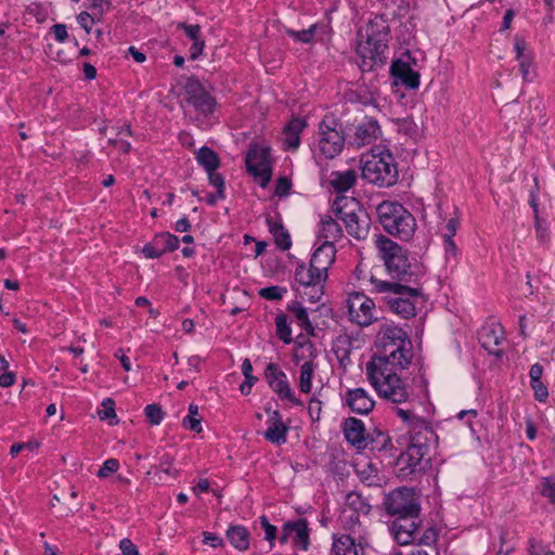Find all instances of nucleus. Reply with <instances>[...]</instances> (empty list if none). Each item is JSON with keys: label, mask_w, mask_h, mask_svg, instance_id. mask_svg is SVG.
<instances>
[{"label": "nucleus", "mask_w": 555, "mask_h": 555, "mask_svg": "<svg viewBox=\"0 0 555 555\" xmlns=\"http://www.w3.org/2000/svg\"><path fill=\"white\" fill-rule=\"evenodd\" d=\"M357 54L362 72H371L386 63L385 52L388 48L389 26L383 16H375L364 29L358 33Z\"/></svg>", "instance_id": "1"}, {"label": "nucleus", "mask_w": 555, "mask_h": 555, "mask_svg": "<svg viewBox=\"0 0 555 555\" xmlns=\"http://www.w3.org/2000/svg\"><path fill=\"white\" fill-rule=\"evenodd\" d=\"M371 284L376 293L383 295L385 305L402 319L416 315V304L422 298L423 291L418 282H388L372 278Z\"/></svg>", "instance_id": "2"}, {"label": "nucleus", "mask_w": 555, "mask_h": 555, "mask_svg": "<svg viewBox=\"0 0 555 555\" xmlns=\"http://www.w3.org/2000/svg\"><path fill=\"white\" fill-rule=\"evenodd\" d=\"M375 245L387 272L393 279H398L401 283L418 282L423 270L415 260L412 262L409 259L408 251L402 246L385 235H377Z\"/></svg>", "instance_id": "3"}, {"label": "nucleus", "mask_w": 555, "mask_h": 555, "mask_svg": "<svg viewBox=\"0 0 555 555\" xmlns=\"http://www.w3.org/2000/svg\"><path fill=\"white\" fill-rule=\"evenodd\" d=\"M377 216L384 230L400 240H410L415 231L416 221L401 204L385 201L377 206Z\"/></svg>", "instance_id": "4"}, {"label": "nucleus", "mask_w": 555, "mask_h": 555, "mask_svg": "<svg viewBox=\"0 0 555 555\" xmlns=\"http://www.w3.org/2000/svg\"><path fill=\"white\" fill-rule=\"evenodd\" d=\"M361 163L362 177L369 183L379 188H388L397 183L398 168L390 152L366 154L362 157Z\"/></svg>", "instance_id": "5"}, {"label": "nucleus", "mask_w": 555, "mask_h": 555, "mask_svg": "<svg viewBox=\"0 0 555 555\" xmlns=\"http://www.w3.org/2000/svg\"><path fill=\"white\" fill-rule=\"evenodd\" d=\"M398 371L365 369L367 379L378 396L392 403H403L410 396L408 385L399 377Z\"/></svg>", "instance_id": "6"}, {"label": "nucleus", "mask_w": 555, "mask_h": 555, "mask_svg": "<svg viewBox=\"0 0 555 555\" xmlns=\"http://www.w3.org/2000/svg\"><path fill=\"white\" fill-rule=\"evenodd\" d=\"M347 142L346 130L334 115H325L319 125V150L325 158H334L341 153Z\"/></svg>", "instance_id": "7"}, {"label": "nucleus", "mask_w": 555, "mask_h": 555, "mask_svg": "<svg viewBox=\"0 0 555 555\" xmlns=\"http://www.w3.org/2000/svg\"><path fill=\"white\" fill-rule=\"evenodd\" d=\"M399 347L375 352L372 359L366 363L365 369L374 370H404L413 359V346L411 340H401Z\"/></svg>", "instance_id": "8"}, {"label": "nucleus", "mask_w": 555, "mask_h": 555, "mask_svg": "<svg viewBox=\"0 0 555 555\" xmlns=\"http://www.w3.org/2000/svg\"><path fill=\"white\" fill-rule=\"evenodd\" d=\"M385 509L393 517L420 514L418 496L411 488L402 487L392 490L384 500Z\"/></svg>", "instance_id": "9"}, {"label": "nucleus", "mask_w": 555, "mask_h": 555, "mask_svg": "<svg viewBox=\"0 0 555 555\" xmlns=\"http://www.w3.org/2000/svg\"><path fill=\"white\" fill-rule=\"evenodd\" d=\"M346 306L349 321L361 327L369 326L377 321L375 302L363 293H350L347 297Z\"/></svg>", "instance_id": "10"}, {"label": "nucleus", "mask_w": 555, "mask_h": 555, "mask_svg": "<svg viewBox=\"0 0 555 555\" xmlns=\"http://www.w3.org/2000/svg\"><path fill=\"white\" fill-rule=\"evenodd\" d=\"M371 506L357 492H350L346 496V508L343 511L341 519L345 527L351 534L359 533V544L361 545L364 539V529L360 521V515H367Z\"/></svg>", "instance_id": "11"}, {"label": "nucleus", "mask_w": 555, "mask_h": 555, "mask_svg": "<svg viewBox=\"0 0 555 555\" xmlns=\"http://www.w3.org/2000/svg\"><path fill=\"white\" fill-rule=\"evenodd\" d=\"M382 135V129L378 121L372 117H365L352 127H347V144L353 149L374 143Z\"/></svg>", "instance_id": "12"}, {"label": "nucleus", "mask_w": 555, "mask_h": 555, "mask_svg": "<svg viewBox=\"0 0 555 555\" xmlns=\"http://www.w3.org/2000/svg\"><path fill=\"white\" fill-rule=\"evenodd\" d=\"M269 156V149L254 146L248 150L245 158L247 171L261 188L268 185L272 176Z\"/></svg>", "instance_id": "13"}, {"label": "nucleus", "mask_w": 555, "mask_h": 555, "mask_svg": "<svg viewBox=\"0 0 555 555\" xmlns=\"http://www.w3.org/2000/svg\"><path fill=\"white\" fill-rule=\"evenodd\" d=\"M185 101L204 116L210 115L216 104L214 98L195 78L188 79L185 83Z\"/></svg>", "instance_id": "14"}, {"label": "nucleus", "mask_w": 555, "mask_h": 555, "mask_svg": "<svg viewBox=\"0 0 555 555\" xmlns=\"http://www.w3.org/2000/svg\"><path fill=\"white\" fill-rule=\"evenodd\" d=\"M422 524L420 514L395 517L389 530L395 541L400 545H408L416 540V532Z\"/></svg>", "instance_id": "15"}, {"label": "nucleus", "mask_w": 555, "mask_h": 555, "mask_svg": "<svg viewBox=\"0 0 555 555\" xmlns=\"http://www.w3.org/2000/svg\"><path fill=\"white\" fill-rule=\"evenodd\" d=\"M266 379L270 388L280 397L288 400L295 405H302V402L294 396L286 374L275 363H269L264 371Z\"/></svg>", "instance_id": "16"}, {"label": "nucleus", "mask_w": 555, "mask_h": 555, "mask_svg": "<svg viewBox=\"0 0 555 555\" xmlns=\"http://www.w3.org/2000/svg\"><path fill=\"white\" fill-rule=\"evenodd\" d=\"M337 217L345 223L347 233L358 240H365L370 231V218L362 210L346 211L343 208L337 209Z\"/></svg>", "instance_id": "17"}, {"label": "nucleus", "mask_w": 555, "mask_h": 555, "mask_svg": "<svg viewBox=\"0 0 555 555\" xmlns=\"http://www.w3.org/2000/svg\"><path fill=\"white\" fill-rule=\"evenodd\" d=\"M266 412L269 414V418L267 421L268 428L263 433L264 439L273 444H284L289 427L284 423L282 414L278 410L271 411L266 408Z\"/></svg>", "instance_id": "18"}, {"label": "nucleus", "mask_w": 555, "mask_h": 555, "mask_svg": "<svg viewBox=\"0 0 555 555\" xmlns=\"http://www.w3.org/2000/svg\"><path fill=\"white\" fill-rule=\"evenodd\" d=\"M411 436V444L423 447L427 451L430 444H436L438 436L435 433L431 423L425 418L413 421L412 429L409 430Z\"/></svg>", "instance_id": "19"}, {"label": "nucleus", "mask_w": 555, "mask_h": 555, "mask_svg": "<svg viewBox=\"0 0 555 555\" xmlns=\"http://www.w3.org/2000/svg\"><path fill=\"white\" fill-rule=\"evenodd\" d=\"M401 340H411L406 332L399 326L385 324L376 335V352L386 350L390 348V346L392 348L399 347L398 343Z\"/></svg>", "instance_id": "20"}, {"label": "nucleus", "mask_w": 555, "mask_h": 555, "mask_svg": "<svg viewBox=\"0 0 555 555\" xmlns=\"http://www.w3.org/2000/svg\"><path fill=\"white\" fill-rule=\"evenodd\" d=\"M336 257L335 245L331 242H323L312 254L310 264L322 278V274L327 278V271L334 263Z\"/></svg>", "instance_id": "21"}, {"label": "nucleus", "mask_w": 555, "mask_h": 555, "mask_svg": "<svg viewBox=\"0 0 555 555\" xmlns=\"http://www.w3.org/2000/svg\"><path fill=\"white\" fill-rule=\"evenodd\" d=\"M425 454L426 451L423 450V447H415L410 443L406 451L401 453L397 460L398 475L400 477H408L412 475L421 464Z\"/></svg>", "instance_id": "22"}, {"label": "nucleus", "mask_w": 555, "mask_h": 555, "mask_svg": "<svg viewBox=\"0 0 555 555\" xmlns=\"http://www.w3.org/2000/svg\"><path fill=\"white\" fill-rule=\"evenodd\" d=\"M345 403L351 412L362 415L369 414L375 405L372 397L363 388L347 390L345 395Z\"/></svg>", "instance_id": "23"}, {"label": "nucleus", "mask_w": 555, "mask_h": 555, "mask_svg": "<svg viewBox=\"0 0 555 555\" xmlns=\"http://www.w3.org/2000/svg\"><path fill=\"white\" fill-rule=\"evenodd\" d=\"M343 431L346 440L357 449L367 447L369 437L365 435V426L361 420L348 417L343 425Z\"/></svg>", "instance_id": "24"}, {"label": "nucleus", "mask_w": 555, "mask_h": 555, "mask_svg": "<svg viewBox=\"0 0 555 555\" xmlns=\"http://www.w3.org/2000/svg\"><path fill=\"white\" fill-rule=\"evenodd\" d=\"M391 74L408 89H416L420 86V74L412 69L410 61H395L391 65Z\"/></svg>", "instance_id": "25"}, {"label": "nucleus", "mask_w": 555, "mask_h": 555, "mask_svg": "<svg viewBox=\"0 0 555 555\" xmlns=\"http://www.w3.org/2000/svg\"><path fill=\"white\" fill-rule=\"evenodd\" d=\"M230 544L238 552H245L250 545V532L242 525H230L225 531Z\"/></svg>", "instance_id": "26"}, {"label": "nucleus", "mask_w": 555, "mask_h": 555, "mask_svg": "<svg viewBox=\"0 0 555 555\" xmlns=\"http://www.w3.org/2000/svg\"><path fill=\"white\" fill-rule=\"evenodd\" d=\"M286 531L295 533L294 543L297 544L302 551H308L310 545V530L308 521L305 518H299L295 521L285 522Z\"/></svg>", "instance_id": "27"}, {"label": "nucleus", "mask_w": 555, "mask_h": 555, "mask_svg": "<svg viewBox=\"0 0 555 555\" xmlns=\"http://www.w3.org/2000/svg\"><path fill=\"white\" fill-rule=\"evenodd\" d=\"M357 541L359 542V533L341 534L337 538H334V542L332 545V555H359ZM362 544L363 542L361 543V545ZM358 545L361 546L359 543Z\"/></svg>", "instance_id": "28"}, {"label": "nucleus", "mask_w": 555, "mask_h": 555, "mask_svg": "<svg viewBox=\"0 0 555 555\" xmlns=\"http://www.w3.org/2000/svg\"><path fill=\"white\" fill-rule=\"evenodd\" d=\"M481 346L489 351V353L501 357L502 352L496 347L502 340V331L498 326L485 327L479 336Z\"/></svg>", "instance_id": "29"}, {"label": "nucleus", "mask_w": 555, "mask_h": 555, "mask_svg": "<svg viewBox=\"0 0 555 555\" xmlns=\"http://www.w3.org/2000/svg\"><path fill=\"white\" fill-rule=\"evenodd\" d=\"M307 124L302 118H293L284 129V144L288 150H296L300 144V133Z\"/></svg>", "instance_id": "30"}, {"label": "nucleus", "mask_w": 555, "mask_h": 555, "mask_svg": "<svg viewBox=\"0 0 555 555\" xmlns=\"http://www.w3.org/2000/svg\"><path fill=\"white\" fill-rule=\"evenodd\" d=\"M357 181V172L353 169L345 171H333L331 173V184L338 193L350 190Z\"/></svg>", "instance_id": "31"}, {"label": "nucleus", "mask_w": 555, "mask_h": 555, "mask_svg": "<svg viewBox=\"0 0 555 555\" xmlns=\"http://www.w3.org/2000/svg\"><path fill=\"white\" fill-rule=\"evenodd\" d=\"M267 224L270 233L274 236V242L282 250H287L292 246V240L284 225L271 217L267 218Z\"/></svg>", "instance_id": "32"}, {"label": "nucleus", "mask_w": 555, "mask_h": 555, "mask_svg": "<svg viewBox=\"0 0 555 555\" xmlns=\"http://www.w3.org/2000/svg\"><path fill=\"white\" fill-rule=\"evenodd\" d=\"M321 230L320 237L324 238V242H331L332 245L335 244L343 236V229L337 220L333 219L331 216H325L321 219Z\"/></svg>", "instance_id": "33"}, {"label": "nucleus", "mask_w": 555, "mask_h": 555, "mask_svg": "<svg viewBox=\"0 0 555 555\" xmlns=\"http://www.w3.org/2000/svg\"><path fill=\"white\" fill-rule=\"evenodd\" d=\"M320 274L313 270L311 264L307 268L304 263L298 264L295 269V280L296 282L305 287V286H311V284H324L326 281V276L322 274V278L319 276Z\"/></svg>", "instance_id": "34"}, {"label": "nucleus", "mask_w": 555, "mask_h": 555, "mask_svg": "<svg viewBox=\"0 0 555 555\" xmlns=\"http://www.w3.org/2000/svg\"><path fill=\"white\" fill-rule=\"evenodd\" d=\"M195 159L206 171H215L220 165L217 153L207 146L196 152Z\"/></svg>", "instance_id": "35"}, {"label": "nucleus", "mask_w": 555, "mask_h": 555, "mask_svg": "<svg viewBox=\"0 0 555 555\" xmlns=\"http://www.w3.org/2000/svg\"><path fill=\"white\" fill-rule=\"evenodd\" d=\"M314 364L312 361H306L300 366L299 389L304 393H309L312 389V377Z\"/></svg>", "instance_id": "36"}, {"label": "nucleus", "mask_w": 555, "mask_h": 555, "mask_svg": "<svg viewBox=\"0 0 555 555\" xmlns=\"http://www.w3.org/2000/svg\"><path fill=\"white\" fill-rule=\"evenodd\" d=\"M154 237L158 244L162 255L166 254L167 251H173L178 249L180 244L179 238L169 232H162Z\"/></svg>", "instance_id": "37"}, {"label": "nucleus", "mask_w": 555, "mask_h": 555, "mask_svg": "<svg viewBox=\"0 0 555 555\" xmlns=\"http://www.w3.org/2000/svg\"><path fill=\"white\" fill-rule=\"evenodd\" d=\"M182 425L184 428L194 431H202V418L198 417V405L191 403L189 405V414L183 418Z\"/></svg>", "instance_id": "38"}, {"label": "nucleus", "mask_w": 555, "mask_h": 555, "mask_svg": "<svg viewBox=\"0 0 555 555\" xmlns=\"http://www.w3.org/2000/svg\"><path fill=\"white\" fill-rule=\"evenodd\" d=\"M288 311L294 314V317L296 318L298 324L302 328H305V330L311 328L312 330V325L310 323L308 312H307L306 308H304L300 302L293 301L288 306Z\"/></svg>", "instance_id": "39"}, {"label": "nucleus", "mask_w": 555, "mask_h": 555, "mask_svg": "<svg viewBox=\"0 0 555 555\" xmlns=\"http://www.w3.org/2000/svg\"><path fill=\"white\" fill-rule=\"evenodd\" d=\"M276 325V336L284 343L291 344L292 338V330L287 323V318L285 314H278L275 318Z\"/></svg>", "instance_id": "40"}, {"label": "nucleus", "mask_w": 555, "mask_h": 555, "mask_svg": "<svg viewBox=\"0 0 555 555\" xmlns=\"http://www.w3.org/2000/svg\"><path fill=\"white\" fill-rule=\"evenodd\" d=\"M317 29H318V25L313 24L309 28L302 29V30H294V29L287 28L286 34L297 42L310 43V42H312V40L315 36Z\"/></svg>", "instance_id": "41"}, {"label": "nucleus", "mask_w": 555, "mask_h": 555, "mask_svg": "<svg viewBox=\"0 0 555 555\" xmlns=\"http://www.w3.org/2000/svg\"><path fill=\"white\" fill-rule=\"evenodd\" d=\"M300 291L301 296L307 298L310 302H318L323 296V284H311V286H305Z\"/></svg>", "instance_id": "42"}, {"label": "nucleus", "mask_w": 555, "mask_h": 555, "mask_svg": "<svg viewBox=\"0 0 555 555\" xmlns=\"http://www.w3.org/2000/svg\"><path fill=\"white\" fill-rule=\"evenodd\" d=\"M541 494L555 504V476L545 477L541 481Z\"/></svg>", "instance_id": "43"}, {"label": "nucleus", "mask_w": 555, "mask_h": 555, "mask_svg": "<svg viewBox=\"0 0 555 555\" xmlns=\"http://www.w3.org/2000/svg\"><path fill=\"white\" fill-rule=\"evenodd\" d=\"M144 414L152 425H159L164 418V412L160 405L156 403L146 405Z\"/></svg>", "instance_id": "44"}, {"label": "nucleus", "mask_w": 555, "mask_h": 555, "mask_svg": "<svg viewBox=\"0 0 555 555\" xmlns=\"http://www.w3.org/2000/svg\"><path fill=\"white\" fill-rule=\"evenodd\" d=\"M285 293L286 289L280 286H268L259 291V295L268 300H280Z\"/></svg>", "instance_id": "45"}, {"label": "nucleus", "mask_w": 555, "mask_h": 555, "mask_svg": "<svg viewBox=\"0 0 555 555\" xmlns=\"http://www.w3.org/2000/svg\"><path fill=\"white\" fill-rule=\"evenodd\" d=\"M209 183L218 190V197L223 199L224 195V179L223 177L215 171H207Z\"/></svg>", "instance_id": "46"}, {"label": "nucleus", "mask_w": 555, "mask_h": 555, "mask_svg": "<svg viewBox=\"0 0 555 555\" xmlns=\"http://www.w3.org/2000/svg\"><path fill=\"white\" fill-rule=\"evenodd\" d=\"M103 409L99 411V417L102 421L109 420L116 417L115 413V402L111 398H106L102 402Z\"/></svg>", "instance_id": "47"}, {"label": "nucleus", "mask_w": 555, "mask_h": 555, "mask_svg": "<svg viewBox=\"0 0 555 555\" xmlns=\"http://www.w3.org/2000/svg\"><path fill=\"white\" fill-rule=\"evenodd\" d=\"M260 526L264 530V539L270 542V545H273V542L276 538V527L271 525L267 518V516L262 515L259 518Z\"/></svg>", "instance_id": "48"}, {"label": "nucleus", "mask_w": 555, "mask_h": 555, "mask_svg": "<svg viewBox=\"0 0 555 555\" xmlns=\"http://www.w3.org/2000/svg\"><path fill=\"white\" fill-rule=\"evenodd\" d=\"M514 50L518 61L532 57L531 54L527 52L526 41L519 36H515L514 38Z\"/></svg>", "instance_id": "49"}, {"label": "nucleus", "mask_w": 555, "mask_h": 555, "mask_svg": "<svg viewBox=\"0 0 555 555\" xmlns=\"http://www.w3.org/2000/svg\"><path fill=\"white\" fill-rule=\"evenodd\" d=\"M119 463L115 459L106 460L98 472V477L105 478L111 474L117 472Z\"/></svg>", "instance_id": "50"}, {"label": "nucleus", "mask_w": 555, "mask_h": 555, "mask_svg": "<svg viewBox=\"0 0 555 555\" xmlns=\"http://www.w3.org/2000/svg\"><path fill=\"white\" fill-rule=\"evenodd\" d=\"M142 253L144 254V256L146 258H150V259H155V258H159L160 256H163L155 237L153 238L152 242L144 245V247L142 248Z\"/></svg>", "instance_id": "51"}, {"label": "nucleus", "mask_w": 555, "mask_h": 555, "mask_svg": "<svg viewBox=\"0 0 555 555\" xmlns=\"http://www.w3.org/2000/svg\"><path fill=\"white\" fill-rule=\"evenodd\" d=\"M532 389L534 390V398L543 402L548 397L547 387L542 383V380H538V383L530 382Z\"/></svg>", "instance_id": "52"}, {"label": "nucleus", "mask_w": 555, "mask_h": 555, "mask_svg": "<svg viewBox=\"0 0 555 555\" xmlns=\"http://www.w3.org/2000/svg\"><path fill=\"white\" fill-rule=\"evenodd\" d=\"M460 227V217L456 215L450 218L446 224L442 237H453Z\"/></svg>", "instance_id": "53"}, {"label": "nucleus", "mask_w": 555, "mask_h": 555, "mask_svg": "<svg viewBox=\"0 0 555 555\" xmlns=\"http://www.w3.org/2000/svg\"><path fill=\"white\" fill-rule=\"evenodd\" d=\"M179 27L184 30L185 35L192 41L201 39V27H199V25H190V24H186V23H181V24H179Z\"/></svg>", "instance_id": "54"}, {"label": "nucleus", "mask_w": 555, "mask_h": 555, "mask_svg": "<svg viewBox=\"0 0 555 555\" xmlns=\"http://www.w3.org/2000/svg\"><path fill=\"white\" fill-rule=\"evenodd\" d=\"M119 548H120L122 555H140L138 547L128 538L120 540Z\"/></svg>", "instance_id": "55"}, {"label": "nucleus", "mask_w": 555, "mask_h": 555, "mask_svg": "<svg viewBox=\"0 0 555 555\" xmlns=\"http://www.w3.org/2000/svg\"><path fill=\"white\" fill-rule=\"evenodd\" d=\"M292 188V182L286 177H281L276 181L275 194L278 196H286Z\"/></svg>", "instance_id": "56"}, {"label": "nucleus", "mask_w": 555, "mask_h": 555, "mask_svg": "<svg viewBox=\"0 0 555 555\" xmlns=\"http://www.w3.org/2000/svg\"><path fill=\"white\" fill-rule=\"evenodd\" d=\"M437 537H438L437 531L434 528H428L427 530H425L423 532V534L418 539V544L431 545L433 543L436 542Z\"/></svg>", "instance_id": "57"}, {"label": "nucleus", "mask_w": 555, "mask_h": 555, "mask_svg": "<svg viewBox=\"0 0 555 555\" xmlns=\"http://www.w3.org/2000/svg\"><path fill=\"white\" fill-rule=\"evenodd\" d=\"M112 8L111 0H92L90 9L96 11L100 15H103L105 12L109 11Z\"/></svg>", "instance_id": "58"}, {"label": "nucleus", "mask_w": 555, "mask_h": 555, "mask_svg": "<svg viewBox=\"0 0 555 555\" xmlns=\"http://www.w3.org/2000/svg\"><path fill=\"white\" fill-rule=\"evenodd\" d=\"M204 544H208L212 547H222L224 545V541L219 535L211 532H204Z\"/></svg>", "instance_id": "59"}, {"label": "nucleus", "mask_w": 555, "mask_h": 555, "mask_svg": "<svg viewBox=\"0 0 555 555\" xmlns=\"http://www.w3.org/2000/svg\"><path fill=\"white\" fill-rule=\"evenodd\" d=\"M78 24L88 33L91 31V25L93 24V17L88 12H81L77 16Z\"/></svg>", "instance_id": "60"}, {"label": "nucleus", "mask_w": 555, "mask_h": 555, "mask_svg": "<svg viewBox=\"0 0 555 555\" xmlns=\"http://www.w3.org/2000/svg\"><path fill=\"white\" fill-rule=\"evenodd\" d=\"M397 415L409 426V430L412 429L413 421L422 418L403 409H398Z\"/></svg>", "instance_id": "61"}, {"label": "nucleus", "mask_w": 555, "mask_h": 555, "mask_svg": "<svg viewBox=\"0 0 555 555\" xmlns=\"http://www.w3.org/2000/svg\"><path fill=\"white\" fill-rule=\"evenodd\" d=\"M52 30L54 33L55 39L59 42H64L68 37L67 28L64 24H55L52 27Z\"/></svg>", "instance_id": "62"}, {"label": "nucleus", "mask_w": 555, "mask_h": 555, "mask_svg": "<svg viewBox=\"0 0 555 555\" xmlns=\"http://www.w3.org/2000/svg\"><path fill=\"white\" fill-rule=\"evenodd\" d=\"M16 380V376L13 372H3L1 375H0V387L2 388H8V387H11L12 385H14Z\"/></svg>", "instance_id": "63"}, {"label": "nucleus", "mask_w": 555, "mask_h": 555, "mask_svg": "<svg viewBox=\"0 0 555 555\" xmlns=\"http://www.w3.org/2000/svg\"><path fill=\"white\" fill-rule=\"evenodd\" d=\"M159 468L167 475H176V473L172 470V459L169 455H164L162 457Z\"/></svg>", "instance_id": "64"}]
</instances>
